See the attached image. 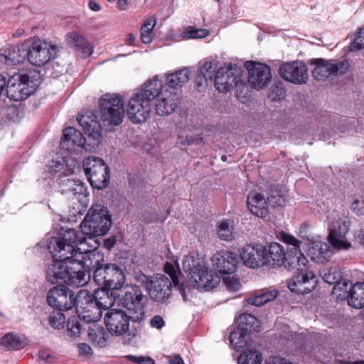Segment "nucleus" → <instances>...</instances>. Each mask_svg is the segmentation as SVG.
<instances>
[{"label":"nucleus","instance_id":"64","mask_svg":"<svg viewBox=\"0 0 364 364\" xmlns=\"http://www.w3.org/2000/svg\"><path fill=\"white\" fill-rule=\"evenodd\" d=\"M287 329H289V328H286ZM283 338H284L286 340L288 341L289 343H292V341L297 337L296 334H294L291 331H289L287 330V333L285 335L282 336Z\"/></svg>","mask_w":364,"mask_h":364},{"label":"nucleus","instance_id":"32","mask_svg":"<svg viewBox=\"0 0 364 364\" xmlns=\"http://www.w3.org/2000/svg\"><path fill=\"white\" fill-rule=\"evenodd\" d=\"M348 304L355 309L364 307V282H356L350 289Z\"/></svg>","mask_w":364,"mask_h":364},{"label":"nucleus","instance_id":"50","mask_svg":"<svg viewBox=\"0 0 364 364\" xmlns=\"http://www.w3.org/2000/svg\"><path fill=\"white\" fill-rule=\"evenodd\" d=\"M49 323L54 328L60 329L65 323V316L61 312H53L50 315Z\"/></svg>","mask_w":364,"mask_h":364},{"label":"nucleus","instance_id":"16","mask_svg":"<svg viewBox=\"0 0 364 364\" xmlns=\"http://www.w3.org/2000/svg\"><path fill=\"white\" fill-rule=\"evenodd\" d=\"M172 284L169 278L161 274L149 277L146 280V287L149 296L158 302L164 301L170 296Z\"/></svg>","mask_w":364,"mask_h":364},{"label":"nucleus","instance_id":"18","mask_svg":"<svg viewBox=\"0 0 364 364\" xmlns=\"http://www.w3.org/2000/svg\"><path fill=\"white\" fill-rule=\"evenodd\" d=\"M131 315L128 316L124 311L110 309L105 316V323L109 332L112 335L122 336L129 327Z\"/></svg>","mask_w":364,"mask_h":364},{"label":"nucleus","instance_id":"55","mask_svg":"<svg viewBox=\"0 0 364 364\" xmlns=\"http://www.w3.org/2000/svg\"><path fill=\"white\" fill-rule=\"evenodd\" d=\"M67 183L68 186L70 188V191L74 194L82 193L85 189L84 184L80 181L68 179Z\"/></svg>","mask_w":364,"mask_h":364},{"label":"nucleus","instance_id":"61","mask_svg":"<svg viewBox=\"0 0 364 364\" xmlns=\"http://www.w3.org/2000/svg\"><path fill=\"white\" fill-rule=\"evenodd\" d=\"M116 244V237H110L109 238H107L104 241V246L107 250H111L114 245Z\"/></svg>","mask_w":364,"mask_h":364},{"label":"nucleus","instance_id":"11","mask_svg":"<svg viewBox=\"0 0 364 364\" xmlns=\"http://www.w3.org/2000/svg\"><path fill=\"white\" fill-rule=\"evenodd\" d=\"M152 107V102L135 92L127 102L126 113L133 124H142L150 118Z\"/></svg>","mask_w":364,"mask_h":364},{"label":"nucleus","instance_id":"3","mask_svg":"<svg viewBox=\"0 0 364 364\" xmlns=\"http://www.w3.org/2000/svg\"><path fill=\"white\" fill-rule=\"evenodd\" d=\"M124 112L123 97L117 94L107 93L99 100L97 114L79 115L77 120L82 127L87 129L95 126L105 131H112L122 123Z\"/></svg>","mask_w":364,"mask_h":364},{"label":"nucleus","instance_id":"53","mask_svg":"<svg viewBox=\"0 0 364 364\" xmlns=\"http://www.w3.org/2000/svg\"><path fill=\"white\" fill-rule=\"evenodd\" d=\"M78 355L83 359H89L92 356L93 351L91 347L84 343H78L77 346Z\"/></svg>","mask_w":364,"mask_h":364},{"label":"nucleus","instance_id":"26","mask_svg":"<svg viewBox=\"0 0 364 364\" xmlns=\"http://www.w3.org/2000/svg\"><path fill=\"white\" fill-rule=\"evenodd\" d=\"M164 90H166L164 84L159 79L158 76H154L146 80L136 92L153 103V101L161 95Z\"/></svg>","mask_w":364,"mask_h":364},{"label":"nucleus","instance_id":"14","mask_svg":"<svg viewBox=\"0 0 364 364\" xmlns=\"http://www.w3.org/2000/svg\"><path fill=\"white\" fill-rule=\"evenodd\" d=\"M244 66L248 72L247 82L253 88L262 89L266 87L272 79L271 69L265 64L246 61Z\"/></svg>","mask_w":364,"mask_h":364},{"label":"nucleus","instance_id":"17","mask_svg":"<svg viewBox=\"0 0 364 364\" xmlns=\"http://www.w3.org/2000/svg\"><path fill=\"white\" fill-rule=\"evenodd\" d=\"M63 285L51 288L47 294V302L51 307L60 311H68L75 306V297Z\"/></svg>","mask_w":364,"mask_h":364},{"label":"nucleus","instance_id":"35","mask_svg":"<svg viewBox=\"0 0 364 364\" xmlns=\"http://www.w3.org/2000/svg\"><path fill=\"white\" fill-rule=\"evenodd\" d=\"M27 345V341L18 335L9 333L1 338V346L7 350H19Z\"/></svg>","mask_w":364,"mask_h":364},{"label":"nucleus","instance_id":"19","mask_svg":"<svg viewBox=\"0 0 364 364\" xmlns=\"http://www.w3.org/2000/svg\"><path fill=\"white\" fill-rule=\"evenodd\" d=\"M180 103V95L178 92L168 88L162 90L161 95L155 100L154 107L159 116H168L174 112Z\"/></svg>","mask_w":364,"mask_h":364},{"label":"nucleus","instance_id":"34","mask_svg":"<svg viewBox=\"0 0 364 364\" xmlns=\"http://www.w3.org/2000/svg\"><path fill=\"white\" fill-rule=\"evenodd\" d=\"M250 333L240 328H237L231 332L230 342L235 350L239 351L248 346L250 341Z\"/></svg>","mask_w":364,"mask_h":364},{"label":"nucleus","instance_id":"51","mask_svg":"<svg viewBox=\"0 0 364 364\" xmlns=\"http://www.w3.org/2000/svg\"><path fill=\"white\" fill-rule=\"evenodd\" d=\"M364 48V26L358 30L353 43L349 48V50H358Z\"/></svg>","mask_w":364,"mask_h":364},{"label":"nucleus","instance_id":"6","mask_svg":"<svg viewBox=\"0 0 364 364\" xmlns=\"http://www.w3.org/2000/svg\"><path fill=\"white\" fill-rule=\"evenodd\" d=\"M92 259L94 267L95 268L93 274V279L96 284L100 287L106 288L109 290H119L125 288V276L122 269L114 264H107L105 266L97 267L98 260ZM90 269V268L82 269L85 272V269Z\"/></svg>","mask_w":364,"mask_h":364},{"label":"nucleus","instance_id":"8","mask_svg":"<svg viewBox=\"0 0 364 364\" xmlns=\"http://www.w3.org/2000/svg\"><path fill=\"white\" fill-rule=\"evenodd\" d=\"M58 46L51 42L41 38L33 39L27 43L26 58L35 66H43L56 58Z\"/></svg>","mask_w":364,"mask_h":364},{"label":"nucleus","instance_id":"60","mask_svg":"<svg viewBox=\"0 0 364 364\" xmlns=\"http://www.w3.org/2000/svg\"><path fill=\"white\" fill-rule=\"evenodd\" d=\"M87 6L88 8L94 12H98L102 9L101 5L95 0H90L88 1Z\"/></svg>","mask_w":364,"mask_h":364},{"label":"nucleus","instance_id":"42","mask_svg":"<svg viewBox=\"0 0 364 364\" xmlns=\"http://www.w3.org/2000/svg\"><path fill=\"white\" fill-rule=\"evenodd\" d=\"M350 228V221L348 219L336 218L335 215L328 218V232L336 230V233L347 235Z\"/></svg>","mask_w":364,"mask_h":364},{"label":"nucleus","instance_id":"23","mask_svg":"<svg viewBox=\"0 0 364 364\" xmlns=\"http://www.w3.org/2000/svg\"><path fill=\"white\" fill-rule=\"evenodd\" d=\"M308 255L312 260L323 263L331 258L332 252L326 242L316 239L309 242Z\"/></svg>","mask_w":364,"mask_h":364},{"label":"nucleus","instance_id":"4","mask_svg":"<svg viewBox=\"0 0 364 364\" xmlns=\"http://www.w3.org/2000/svg\"><path fill=\"white\" fill-rule=\"evenodd\" d=\"M99 287L94 296L86 289H81L75 296V309L78 317L87 323H95L102 316V310L114 306L115 298L109 289Z\"/></svg>","mask_w":364,"mask_h":364},{"label":"nucleus","instance_id":"44","mask_svg":"<svg viewBox=\"0 0 364 364\" xmlns=\"http://www.w3.org/2000/svg\"><path fill=\"white\" fill-rule=\"evenodd\" d=\"M195 129H196V128L194 127H191V129L187 127L183 130H181L178 133V143L182 145L200 144L203 141L202 137L199 136V134L193 135L191 133L194 132Z\"/></svg>","mask_w":364,"mask_h":364},{"label":"nucleus","instance_id":"57","mask_svg":"<svg viewBox=\"0 0 364 364\" xmlns=\"http://www.w3.org/2000/svg\"><path fill=\"white\" fill-rule=\"evenodd\" d=\"M150 325L153 328L161 329L165 326V321L161 316L156 315L150 320Z\"/></svg>","mask_w":364,"mask_h":364},{"label":"nucleus","instance_id":"47","mask_svg":"<svg viewBox=\"0 0 364 364\" xmlns=\"http://www.w3.org/2000/svg\"><path fill=\"white\" fill-rule=\"evenodd\" d=\"M209 35V31L206 29L196 28L192 26L185 28L179 36V40L196 39L205 38Z\"/></svg>","mask_w":364,"mask_h":364},{"label":"nucleus","instance_id":"49","mask_svg":"<svg viewBox=\"0 0 364 364\" xmlns=\"http://www.w3.org/2000/svg\"><path fill=\"white\" fill-rule=\"evenodd\" d=\"M268 203L272 207L283 206L285 205V199L280 192L272 189L269 196L267 198Z\"/></svg>","mask_w":364,"mask_h":364},{"label":"nucleus","instance_id":"29","mask_svg":"<svg viewBox=\"0 0 364 364\" xmlns=\"http://www.w3.org/2000/svg\"><path fill=\"white\" fill-rule=\"evenodd\" d=\"M205 257L203 255L191 252L183 257L182 267L183 270L191 276L193 272H199L203 267H205Z\"/></svg>","mask_w":364,"mask_h":364},{"label":"nucleus","instance_id":"27","mask_svg":"<svg viewBox=\"0 0 364 364\" xmlns=\"http://www.w3.org/2000/svg\"><path fill=\"white\" fill-rule=\"evenodd\" d=\"M247 203L249 210L255 215L259 218H265L268 215L269 203L262 194L250 193L247 197Z\"/></svg>","mask_w":364,"mask_h":364},{"label":"nucleus","instance_id":"46","mask_svg":"<svg viewBox=\"0 0 364 364\" xmlns=\"http://www.w3.org/2000/svg\"><path fill=\"white\" fill-rule=\"evenodd\" d=\"M262 356L256 350H250L240 355L237 358L238 364H261Z\"/></svg>","mask_w":364,"mask_h":364},{"label":"nucleus","instance_id":"38","mask_svg":"<svg viewBox=\"0 0 364 364\" xmlns=\"http://www.w3.org/2000/svg\"><path fill=\"white\" fill-rule=\"evenodd\" d=\"M231 220H223L217 225V234L219 238L225 241L234 239V225Z\"/></svg>","mask_w":364,"mask_h":364},{"label":"nucleus","instance_id":"48","mask_svg":"<svg viewBox=\"0 0 364 364\" xmlns=\"http://www.w3.org/2000/svg\"><path fill=\"white\" fill-rule=\"evenodd\" d=\"M164 271L170 277V280L174 286H177L179 284L178 274L180 272L178 267H176L171 263L166 262L164 265Z\"/></svg>","mask_w":364,"mask_h":364},{"label":"nucleus","instance_id":"36","mask_svg":"<svg viewBox=\"0 0 364 364\" xmlns=\"http://www.w3.org/2000/svg\"><path fill=\"white\" fill-rule=\"evenodd\" d=\"M277 296V291L275 289L262 290L258 291L255 296L247 298V301L251 305L260 306L274 300Z\"/></svg>","mask_w":364,"mask_h":364},{"label":"nucleus","instance_id":"12","mask_svg":"<svg viewBox=\"0 0 364 364\" xmlns=\"http://www.w3.org/2000/svg\"><path fill=\"white\" fill-rule=\"evenodd\" d=\"M122 304L129 311L134 321L143 319L144 316V301L143 294L137 286H126Z\"/></svg>","mask_w":364,"mask_h":364},{"label":"nucleus","instance_id":"22","mask_svg":"<svg viewBox=\"0 0 364 364\" xmlns=\"http://www.w3.org/2000/svg\"><path fill=\"white\" fill-rule=\"evenodd\" d=\"M191 74V68H183L174 72L164 74V85L170 90L178 92V90L183 87L190 79Z\"/></svg>","mask_w":364,"mask_h":364},{"label":"nucleus","instance_id":"33","mask_svg":"<svg viewBox=\"0 0 364 364\" xmlns=\"http://www.w3.org/2000/svg\"><path fill=\"white\" fill-rule=\"evenodd\" d=\"M267 251L268 263L273 266L281 267L284 263L287 253L284 247L277 242H272L269 245Z\"/></svg>","mask_w":364,"mask_h":364},{"label":"nucleus","instance_id":"24","mask_svg":"<svg viewBox=\"0 0 364 364\" xmlns=\"http://www.w3.org/2000/svg\"><path fill=\"white\" fill-rule=\"evenodd\" d=\"M67 43L74 48L82 58H87L93 53V48L87 39L77 31H70L66 35Z\"/></svg>","mask_w":364,"mask_h":364},{"label":"nucleus","instance_id":"63","mask_svg":"<svg viewBox=\"0 0 364 364\" xmlns=\"http://www.w3.org/2000/svg\"><path fill=\"white\" fill-rule=\"evenodd\" d=\"M360 203H363V201L360 200L358 198H355L351 203L350 208L354 212H358L360 209Z\"/></svg>","mask_w":364,"mask_h":364},{"label":"nucleus","instance_id":"9","mask_svg":"<svg viewBox=\"0 0 364 364\" xmlns=\"http://www.w3.org/2000/svg\"><path fill=\"white\" fill-rule=\"evenodd\" d=\"M83 169L93 188L102 189L107 186L109 168L102 159L94 156L86 158L83 161Z\"/></svg>","mask_w":364,"mask_h":364},{"label":"nucleus","instance_id":"25","mask_svg":"<svg viewBox=\"0 0 364 364\" xmlns=\"http://www.w3.org/2000/svg\"><path fill=\"white\" fill-rule=\"evenodd\" d=\"M83 136L73 127H68L63 130V136L60 141V146L70 152L76 151L82 149Z\"/></svg>","mask_w":364,"mask_h":364},{"label":"nucleus","instance_id":"20","mask_svg":"<svg viewBox=\"0 0 364 364\" xmlns=\"http://www.w3.org/2000/svg\"><path fill=\"white\" fill-rule=\"evenodd\" d=\"M211 263L220 274H231L237 270L238 259L231 251L220 250L212 256Z\"/></svg>","mask_w":364,"mask_h":364},{"label":"nucleus","instance_id":"30","mask_svg":"<svg viewBox=\"0 0 364 364\" xmlns=\"http://www.w3.org/2000/svg\"><path fill=\"white\" fill-rule=\"evenodd\" d=\"M320 274L325 282L336 285L333 288L334 293H336L338 289H341V286L345 287V289H346L348 282L346 280L341 282L342 272L338 267L323 268L320 271Z\"/></svg>","mask_w":364,"mask_h":364},{"label":"nucleus","instance_id":"15","mask_svg":"<svg viewBox=\"0 0 364 364\" xmlns=\"http://www.w3.org/2000/svg\"><path fill=\"white\" fill-rule=\"evenodd\" d=\"M279 73L282 79L295 85L306 84L309 79L307 66L299 60L282 63Z\"/></svg>","mask_w":364,"mask_h":364},{"label":"nucleus","instance_id":"5","mask_svg":"<svg viewBox=\"0 0 364 364\" xmlns=\"http://www.w3.org/2000/svg\"><path fill=\"white\" fill-rule=\"evenodd\" d=\"M42 82L41 73L35 69L12 75L6 85L7 97L14 101L26 100L33 95Z\"/></svg>","mask_w":364,"mask_h":364},{"label":"nucleus","instance_id":"56","mask_svg":"<svg viewBox=\"0 0 364 364\" xmlns=\"http://www.w3.org/2000/svg\"><path fill=\"white\" fill-rule=\"evenodd\" d=\"M127 358L134 363H139V364H154V360L149 358V357H144V356H135V355H127Z\"/></svg>","mask_w":364,"mask_h":364},{"label":"nucleus","instance_id":"54","mask_svg":"<svg viewBox=\"0 0 364 364\" xmlns=\"http://www.w3.org/2000/svg\"><path fill=\"white\" fill-rule=\"evenodd\" d=\"M68 333L70 336H75L80 333V325L77 320H70L67 323Z\"/></svg>","mask_w":364,"mask_h":364},{"label":"nucleus","instance_id":"31","mask_svg":"<svg viewBox=\"0 0 364 364\" xmlns=\"http://www.w3.org/2000/svg\"><path fill=\"white\" fill-rule=\"evenodd\" d=\"M26 49L27 42H24L18 49L9 46L8 50L4 54L5 64L8 66H14L23 63L26 58Z\"/></svg>","mask_w":364,"mask_h":364},{"label":"nucleus","instance_id":"39","mask_svg":"<svg viewBox=\"0 0 364 364\" xmlns=\"http://www.w3.org/2000/svg\"><path fill=\"white\" fill-rule=\"evenodd\" d=\"M237 328L252 332L259 328L257 319L250 314H242L236 320Z\"/></svg>","mask_w":364,"mask_h":364},{"label":"nucleus","instance_id":"59","mask_svg":"<svg viewBox=\"0 0 364 364\" xmlns=\"http://www.w3.org/2000/svg\"><path fill=\"white\" fill-rule=\"evenodd\" d=\"M168 363L169 364H184L183 358L178 354L170 355Z\"/></svg>","mask_w":364,"mask_h":364},{"label":"nucleus","instance_id":"58","mask_svg":"<svg viewBox=\"0 0 364 364\" xmlns=\"http://www.w3.org/2000/svg\"><path fill=\"white\" fill-rule=\"evenodd\" d=\"M38 357L41 360H45L47 363H53L55 362V358L48 351L44 350L39 351Z\"/></svg>","mask_w":364,"mask_h":364},{"label":"nucleus","instance_id":"1","mask_svg":"<svg viewBox=\"0 0 364 364\" xmlns=\"http://www.w3.org/2000/svg\"><path fill=\"white\" fill-rule=\"evenodd\" d=\"M112 226V218L107 208L93 205L80 224L82 234L74 229L65 230L60 237H54L48 246L53 255V262L46 272V279L51 284L66 283L73 287L86 284L89 277L83 267H94L97 257L94 250L100 246L96 236L105 235Z\"/></svg>","mask_w":364,"mask_h":364},{"label":"nucleus","instance_id":"52","mask_svg":"<svg viewBox=\"0 0 364 364\" xmlns=\"http://www.w3.org/2000/svg\"><path fill=\"white\" fill-rule=\"evenodd\" d=\"M224 284L226 288L232 292L238 291L241 289V283L235 277H228L224 279Z\"/></svg>","mask_w":364,"mask_h":364},{"label":"nucleus","instance_id":"40","mask_svg":"<svg viewBox=\"0 0 364 364\" xmlns=\"http://www.w3.org/2000/svg\"><path fill=\"white\" fill-rule=\"evenodd\" d=\"M328 241L334 249L338 250H346L351 247L346 235L336 233L335 230L332 232H328Z\"/></svg>","mask_w":364,"mask_h":364},{"label":"nucleus","instance_id":"7","mask_svg":"<svg viewBox=\"0 0 364 364\" xmlns=\"http://www.w3.org/2000/svg\"><path fill=\"white\" fill-rule=\"evenodd\" d=\"M215 88L221 92H226L235 87L236 90V97L240 101H242V97L239 91L247 87L244 83L241 75V71L235 65L228 64L224 67L220 68L213 78Z\"/></svg>","mask_w":364,"mask_h":364},{"label":"nucleus","instance_id":"45","mask_svg":"<svg viewBox=\"0 0 364 364\" xmlns=\"http://www.w3.org/2000/svg\"><path fill=\"white\" fill-rule=\"evenodd\" d=\"M218 68V62L216 60H206L198 68V75H203L205 81L213 80Z\"/></svg>","mask_w":364,"mask_h":364},{"label":"nucleus","instance_id":"2","mask_svg":"<svg viewBox=\"0 0 364 364\" xmlns=\"http://www.w3.org/2000/svg\"><path fill=\"white\" fill-rule=\"evenodd\" d=\"M278 238L284 243L291 245L287 250L283 265L289 270H295L296 275L288 282V288L292 292L308 294L316 286L317 280L315 274L307 271L309 261L301 251V242L295 237L282 232Z\"/></svg>","mask_w":364,"mask_h":364},{"label":"nucleus","instance_id":"13","mask_svg":"<svg viewBox=\"0 0 364 364\" xmlns=\"http://www.w3.org/2000/svg\"><path fill=\"white\" fill-rule=\"evenodd\" d=\"M240 257L243 264L252 269H257L268 263L266 247L259 243L245 245L240 250Z\"/></svg>","mask_w":364,"mask_h":364},{"label":"nucleus","instance_id":"62","mask_svg":"<svg viewBox=\"0 0 364 364\" xmlns=\"http://www.w3.org/2000/svg\"><path fill=\"white\" fill-rule=\"evenodd\" d=\"M128 1L127 0H117V6L120 11H126L128 9Z\"/></svg>","mask_w":364,"mask_h":364},{"label":"nucleus","instance_id":"41","mask_svg":"<svg viewBox=\"0 0 364 364\" xmlns=\"http://www.w3.org/2000/svg\"><path fill=\"white\" fill-rule=\"evenodd\" d=\"M156 24V19L154 16L147 18L141 27V40L145 44L152 42L154 33L153 28Z\"/></svg>","mask_w":364,"mask_h":364},{"label":"nucleus","instance_id":"37","mask_svg":"<svg viewBox=\"0 0 364 364\" xmlns=\"http://www.w3.org/2000/svg\"><path fill=\"white\" fill-rule=\"evenodd\" d=\"M107 333L104 328L97 323H93L89 327L88 336L93 343L105 346L107 341Z\"/></svg>","mask_w":364,"mask_h":364},{"label":"nucleus","instance_id":"10","mask_svg":"<svg viewBox=\"0 0 364 364\" xmlns=\"http://www.w3.org/2000/svg\"><path fill=\"white\" fill-rule=\"evenodd\" d=\"M309 64L314 65L312 75L317 80H324L331 75H341L349 68L347 60L314 58L309 60Z\"/></svg>","mask_w":364,"mask_h":364},{"label":"nucleus","instance_id":"21","mask_svg":"<svg viewBox=\"0 0 364 364\" xmlns=\"http://www.w3.org/2000/svg\"><path fill=\"white\" fill-rule=\"evenodd\" d=\"M188 279L194 288L205 291L214 289L220 282V277L209 269L207 264L205 267H203L199 272H193L191 276H188Z\"/></svg>","mask_w":364,"mask_h":364},{"label":"nucleus","instance_id":"28","mask_svg":"<svg viewBox=\"0 0 364 364\" xmlns=\"http://www.w3.org/2000/svg\"><path fill=\"white\" fill-rule=\"evenodd\" d=\"M86 136H83L82 149L86 151L95 152L101 142V128L92 126L90 128L82 127Z\"/></svg>","mask_w":364,"mask_h":364},{"label":"nucleus","instance_id":"43","mask_svg":"<svg viewBox=\"0 0 364 364\" xmlns=\"http://www.w3.org/2000/svg\"><path fill=\"white\" fill-rule=\"evenodd\" d=\"M48 171L58 177L69 176L73 172V169L68 166L65 159L62 161L53 160L48 168Z\"/></svg>","mask_w":364,"mask_h":364}]
</instances>
